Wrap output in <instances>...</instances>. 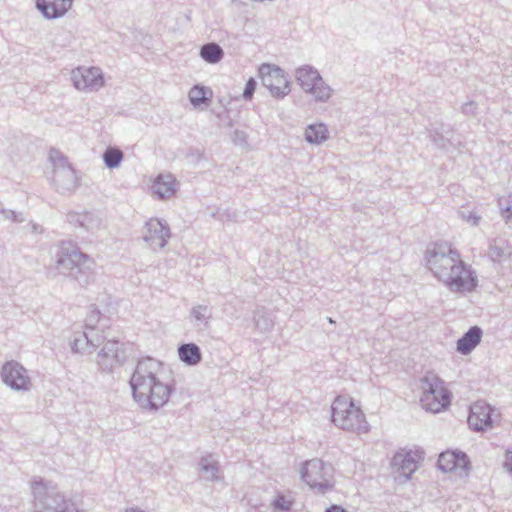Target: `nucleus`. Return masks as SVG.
Segmentation results:
<instances>
[{
    "instance_id": "obj_1",
    "label": "nucleus",
    "mask_w": 512,
    "mask_h": 512,
    "mask_svg": "<svg viewBox=\"0 0 512 512\" xmlns=\"http://www.w3.org/2000/svg\"><path fill=\"white\" fill-rule=\"evenodd\" d=\"M162 363L146 357L137 362L129 384L135 402L148 411H158L169 401L174 386L160 379Z\"/></svg>"
},
{
    "instance_id": "obj_2",
    "label": "nucleus",
    "mask_w": 512,
    "mask_h": 512,
    "mask_svg": "<svg viewBox=\"0 0 512 512\" xmlns=\"http://www.w3.org/2000/svg\"><path fill=\"white\" fill-rule=\"evenodd\" d=\"M53 262L58 274L73 278L81 286L88 284L94 260L73 242L61 241L56 246Z\"/></svg>"
},
{
    "instance_id": "obj_3",
    "label": "nucleus",
    "mask_w": 512,
    "mask_h": 512,
    "mask_svg": "<svg viewBox=\"0 0 512 512\" xmlns=\"http://www.w3.org/2000/svg\"><path fill=\"white\" fill-rule=\"evenodd\" d=\"M34 512H79L76 504L43 479L31 483Z\"/></svg>"
},
{
    "instance_id": "obj_4",
    "label": "nucleus",
    "mask_w": 512,
    "mask_h": 512,
    "mask_svg": "<svg viewBox=\"0 0 512 512\" xmlns=\"http://www.w3.org/2000/svg\"><path fill=\"white\" fill-rule=\"evenodd\" d=\"M331 417L333 423L343 430L357 433H367L369 431L365 414L360 407L354 404L352 399L344 396H338L333 401Z\"/></svg>"
},
{
    "instance_id": "obj_5",
    "label": "nucleus",
    "mask_w": 512,
    "mask_h": 512,
    "mask_svg": "<svg viewBox=\"0 0 512 512\" xmlns=\"http://www.w3.org/2000/svg\"><path fill=\"white\" fill-rule=\"evenodd\" d=\"M49 159L52 162L53 170L51 182L55 189L61 194H71L80 185L76 171L60 151L51 149Z\"/></svg>"
},
{
    "instance_id": "obj_6",
    "label": "nucleus",
    "mask_w": 512,
    "mask_h": 512,
    "mask_svg": "<svg viewBox=\"0 0 512 512\" xmlns=\"http://www.w3.org/2000/svg\"><path fill=\"white\" fill-rule=\"evenodd\" d=\"M448 278H438L452 292H472L478 285L476 272L465 263L461 254L447 267Z\"/></svg>"
},
{
    "instance_id": "obj_7",
    "label": "nucleus",
    "mask_w": 512,
    "mask_h": 512,
    "mask_svg": "<svg viewBox=\"0 0 512 512\" xmlns=\"http://www.w3.org/2000/svg\"><path fill=\"white\" fill-rule=\"evenodd\" d=\"M301 478L311 489L321 494L334 486L332 465L320 459L307 461L301 468Z\"/></svg>"
},
{
    "instance_id": "obj_8",
    "label": "nucleus",
    "mask_w": 512,
    "mask_h": 512,
    "mask_svg": "<svg viewBox=\"0 0 512 512\" xmlns=\"http://www.w3.org/2000/svg\"><path fill=\"white\" fill-rule=\"evenodd\" d=\"M460 253L447 242H437L426 250V264L433 275L438 278H448L447 267L452 264Z\"/></svg>"
},
{
    "instance_id": "obj_9",
    "label": "nucleus",
    "mask_w": 512,
    "mask_h": 512,
    "mask_svg": "<svg viewBox=\"0 0 512 512\" xmlns=\"http://www.w3.org/2000/svg\"><path fill=\"white\" fill-rule=\"evenodd\" d=\"M296 80L301 88L319 102H326L332 95V89L322 79L319 72L310 65H303L296 70Z\"/></svg>"
},
{
    "instance_id": "obj_10",
    "label": "nucleus",
    "mask_w": 512,
    "mask_h": 512,
    "mask_svg": "<svg viewBox=\"0 0 512 512\" xmlns=\"http://www.w3.org/2000/svg\"><path fill=\"white\" fill-rule=\"evenodd\" d=\"M259 77L263 86H265L275 98H283L291 91L290 82L284 70L276 65L262 64L259 67Z\"/></svg>"
},
{
    "instance_id": "obj_11",
    "label": "nucleus",
    "mask_w": 512,
    "mask_h": 512,
    "mask_svg": "<svg viewBox=\"0 0 512 512\" xmlns=\"http://www.w3.org/2000/svg\"><path fill=\"white\" fill-rule=\"evenodd\" d=\"M424 458V452L420 450L402 449L395 453L391 460V467L398 473L396 477L400 482H405L411 478L416 471L418 463Z\"/></svg>"
},
{
    "instance_id": "obj_12",
    "label": "nucleus",
    "mask_w": 512,
    "mask_h": 512,
    "mask_svg": "<svg viewBox=\"0 0 512 512\" xmlns=\"http://www.w3.org/2000/svg\"><path fill=\"white\" fill-rule=\"evenodd\" d=\"M73 86L79 91L95 92L104 86V76L98 67H78L71 72Z\"/></svg>"
},
{
    "instance_id": "obj_13",
    "label": "nucleus",
    "mask_w": 512,
    "mask_h": 512,
    "mask_svg": "<svg viewBox=\"0 0 512 512\" xmlns=\"http://www.w3.org/2000/svg\"><path fill=\"white\" fill-rule=\"evenodd\" d=\"M2 381L12 390L26 392L32 387L28 371L16 361L6 362L0 371Z\"/></svg>"
},
{
    "instance_id": "obj_14",
    "label": "nucleus",
    "mask_w": 512,
    "mask_h": 512,
    "mask_svg": "<svg viewBox=\"0 0 512 512\" xmlns=\"http://www.w3.org/2000/svg\"><path fill=\"white\" fill-rule=\"evenodd\" d=\"M125 352L116 340H108L97 352L95 362L102 372L110 373L125 362Z\"/></svg>"
},
{
    "instance_id": "obj_15",
    "label": "nucleus",
    "mask_w": 512,
    "mask_h": 512,
    "mask_svg": "<svg viewBox=\"0 0 512 512\" xmlns=\"http://www.w3.org/2000/svg\"><path fill=\"white\" fill-rule=\"evenodd\" d=\"M170 237V227L166 221L151 218L145 223L142 238L152 250L164 248Z\"/></svg>"
},
{
    "instance_id": "obj_16",
    "label": "nucleus",
    "mask_w": 512,
    "mask_h": 512,
    "mask_svg": "<svg viewBox=\"0 0 512 512\" xmlns=\"http://www.w3.org/2000/svg\"><path fill=\"white\" fill-rule=\"evenodd\" d=\"M492 407L484 402L477 401L470 406L468 425L474 431H486L492 427Z\"/></svg>"
},
{
    "instance_id": "obj_17",
    "label": "nucleus",
    "mask_w": 512,
    "mask_h": 512,
    "mask_svg": "<svg viewBox=\"0 0 512 512\" xmlns=\"http://www.w3.org/2000/svg\"><path fill=\"white\" fill-rule=\"evenodd\" d=\"M73 0H36V7L46 19H58L72 7Z\"/></svg>"
},
{
    "instance_id": "obj_18",
    "label": "nucleus",
    "mask_w": 512,
    "mask_h": 512,
    "mask_svg": "<svg viewBox=\"0 0 512 512\" xmlns=\"http://www.w3.org/2000/svg\"><path fill=\"white\" fill-rule=\"evenodd\" d=\"M444 384V381L435 373L433 372H427L425 376H423L420 379V388L422 390V396L420 398V402L422 406H432L431 402L435 405V402H433V398H431V394H433L434 391L441 392L442 391V385Z\"/></svg>"
},
{
    "instance_id": "obj_19",
    "label": "nucleus",
    "mask_w": 512,
    "mask_h": 512,
    "mask_svg": "<svg viewBox=\"0 0 512 512\" xmlns=\"http://www.w3.org/2000/svg\"><path fill=\"white\" fill-rule=\"evenodd\" d=\"M469 461L467 455L463 452L446 451L440 454L438 459V468L443 472H451L456 469H464Z\"/></svg>"
},
{
    "instance_id": "obj_20",
    "label": "nucleus",
    "mask_w": 512,
    "mask_h": 512,
    "mask_svg": "<svg viewBox=\"0 0 512 512\" xmlns=\"http://www.w3.org/2000/svg\"><path fill=\"white\" fill-rule=\"evenodd\" d=\"M151 189L159 199L170 198L176 192V179L172 174H160L155 178Z\"/></svg>"
},
{
    "instance_id": "obj_21",
    "label": "nucleus",
    "mask_w": 512,
    "mask_h": 512,
    "mask_svg": "<svg viewBox=\"0 0 512 512\" xmlns=\"http://www.w3.org/2000/svg\"><path fill=\"white\" fill-rule=\"evenodd\" d=\"M482 329L479 326L471 327L464 335L457 341V351L462 355L470 354L476 346L480 343L482 338Z\"/></svg>"
},
{
    "instance_id": "obj_22",
    "label": "nucleus",
    "mask_w": 512,
    "mask_h": 512,
    "mask_svg": "<svg viewBox=\"0 0 512 512\" xmlns=\"http://www.w3.org/2000/svg\"><path fill=\"white\" fill-rule=\"evenodd\" d=\"M489 258L495 263H502L512 256V247L505 239H494L488 248Z\"/></svg>"
},
{
    "instance_id": "obj_23",
    "label": "nucleus",
    "mask_w": 512,
    "mask_h": 512,
    "mask_svg": "<svg viewBox=\"0 0 512 512\" xmlns=\"http://www.w3.org/2000/svg\"><path fill=\"white\" fill-rule=\"evenodd\" d=\"M178 357L187 366H196L202 361L200 347L195 343H185L179 345Z\"/></svg>"
},
{
    "instance_id": "obj_24",
    "label": "nucleus",
    "mask_w": 512,
    "mask_h": 512,
    "mask_svg": "<svg viewBox=\"0 0 512 512\" xmlns=\"http://www.w3.org/2000/svg\"><path fill=\"white\" fill-rule=\"evenodd\" d=\"M189 318L194 328L204 330L212 318V309L207 305H195L190 310Z\"/></svg>"
},
{
    "instance_id": "obj_25",
    "label": "nucleus",
    "mask_w": 512,
    "mask_h": 512,
    "mask_svg": "<svg viewBox=\"0 0 512 512\" xmlns=\"http://www.w3.org/2000/svg\"><path fill=\"white\" fill-rule=\"evenodd\" d=\"M188 97L193 107L206 108L210 105L212 90L206 86L197 84L190 89Z\"/></svg>"
},
{
    "instance_id": "obj_26",
    "label": "nucleus",
    "mask_w": 512,
    "mask_h": 512,
    "mask_svg": "<svg viewBox=\"0 0 512 512\" xmlns=\"http://www.w3.org/2000/svg\"><path fill=\"white\" fill-rule=\"evenodd\" d=\"M199 468L203 473V477L211 482L220 481L222 476L220 475V465L212 455L203 456L199 460Z\"/></svg>"
},
{
    "instance_id": "obj_27",
    "label": "nucleus",
    "mask_w": 512,
    "mask_h": 512,
    "mask_svg": "<svg viewBox=\"0 0 512 512\" xmlns=\"http://www.w3.org/2000/svg\"><path fill=\"white\" fill-rule=\"evenodd\" d=\"M304 137L308 143L320 145L329 138V131L324 123L310 124L305 129Z\"/></svg>"
},
{
    "instance_id": "obj_28",
    "label": "nucleus",
    "mask_w": 512,
    "mask_h": 512,
    "mask_svg": "<svg viewBox=\"0 0 512 512\" xmlns=\"http://www.w3.org/2000/svg\"><path fill=\"white\" fill-rule=\"evenodd\" d=\"M199 55L206 63L217 64L223 59L224 51L219 44L209 42L201 46Z\"/></svg>"
},
{
    "instance_id": "obj_29",
    "label": "nucleus",
    "mask_w": 512,
    "mask_h": 512,
    "mask_svg": "<svg viewBox=\"0 0 512 512\" xmlns=\"http://www.w3.org/2000/svg\"><path fill=\"white\" fill-rule=\"evenodd\" d=\"M431 398H433V402H435V405L431 402L432 406H422L425 410L433 412V413H439L442 410L446 409L451 402V393L450 391L445 387V383L442 385V391L438 392L434 391L433 394H431Z\"/></svg>"
},
{
    "instance_id": "obj_30",
    "label": "nucleus",
    "mask_w": 512,
    "mask_h": 512,
    "mask_svg": "<svg viewBox=\"0 0 512 512\" xmlns=\"http://www.w3.org/2000/svg\"><path fill=\"white\" fill-rule=\"evenodd\" d=\"M123 157L122 150L117 147H108L103 153V161L109 169L119 167Z\"/></svg>"
},
{
    "instance_id": "obj_31",
    "label": "nucleus",
    "mask_w": 512,
    "mask_h": 512,
    "mask_svg": "<svg viewBox=\"0 0 512 512\" xmlns=\"http://www.w3.org/2000/svg\"><path fill=\"white\" fill-rule=\"evenodd\" d=\"M51 37L52 46L61 48L68 46L72 38L70 32L62 28H58L51 32Z\"/></svg>"
},
{
    "instance_id": "obj_32",
    "label": "nucleus",
    "mask_w": 512,
    "mask_h": 512,
    "mask_svg": "<svg viewBox=\"0 0 512 512\" xmlns=\"http://www.w3.org/2000/svg\"><path fill=\"white\" fill-rule=\"evenodd\" d=\"M101 224V220L99 217H97L95 214L90 212H83L82 213V220H81V227L87 232H95L99 229Z\"/></svg>"
},
{
    "instance_id": "obj_33",
    "label": "nucleus",
    "mask_w": 512,
    "mask_h": 512,
    "mask_svg": "<svg viewBox=\"0 0 512 512\" xmlns=\"http://www.w3.org/2000/svg\"><path fill=\"white\" fill-rule=\"evenodd\" d=\"M255 327L261 332L266 333L272 330L274 322L267 314L257 311L254 315Z\"/></svg>"
},
{
    "instance_id": "obj_34",
    "label": "nucleus",
    "mask_w": 512,
    "mask_h": 512,
    "mask_svg": "<svg viewBox=\"0 0 512 512\" xmlns=\"http://www.w3.org/2000/svg\"><path fill=\"white\" fill-rule=\"evenodd\" d=\"M498 206L505 222L512 227V195H509L507 199L503 197L499 198Z\"/></svg>"
},
{
    "instance_id": "obj_35",
    "label": "nucleus",
    "mask_w": 512,
    "mask_h": 512,
    "mask_svg": "<svg viewBox=\"0 0 512 512\" xmlns=\"http://www.w3.org/2000/svg\"><path fill=\"white\" fill-rule=\"evenodd\" d=\"M89 341L90 340L88 336H86V332H83L81 335L74 338L71 348L74 352L90 354L92 353V349L90 347Z\"/></svg>"
},
{
    "instance_id": "obj_36",
    "label": "nucleus",
    "mask_w": 512,
    "mask_h": 512,
    "mask_svg": "<svg viewBox=\"0 0 512 512\" xmlns=\"http://www.w3.org/2000/svg\"><path fill=\"white\" fill-rule=\"evenodd\" d=\"M430 139L438 149H446L450 144V139L445 137L437 129L430 130Z\"/></svg>"
},
{
    "instance_id": "obj_37",
    "label": "nucleus",
    "mask_w": 512,
    "mask_h": 512,
    "mask_svg": "<svg viewBox=\"0 0 512 512\" xmlns=\"http://www.w3.org/2000/svg\"><path fill=\"white\" fill-rule=\"evenodd\" d=\"M86 332V336H88L89 340V344H90V347L91 349H95L101 345H104V336L99 334L95 329L94 330H87L85 331Z\"/></svg>"
},
{
    "instance_id": "obj_38",
    "label": "nucleus",
    "mask_w": 512,
    "mask_h": 512,
    "mask_svg": "<svg viewBox=\"0 0 512 512\" xmlns=\"http://www.w3.org/2000/svg\"><path fill=\"white\" fill-rule=\"evenodd\" d=\"M0 213L3 215L4 219L11 220L15 223H22L25 221V217L21 212H16L0 207Z\"/></svg>"
},
{
    "instance_id": "obj_39",
    "label": "nucleus",
    "mask_w": 512,
    "mask_h": 512,
    "mask_svg": "<svg viewBox=\"0 0 512 512\" xmlns=\"http://www.w3.org/2000/svg\"><path fill=\"white\" fill-rule=\"evenodd\" d=\"M459 216L466 222L470 223L472 226H478L479 225V222H480V219L481 217L479 215H477L475 212L473 211H469V210H460L459 211Z\"/></svg>"
},
{
    "instance_id": "obj_40",
    "label": "nucleus",
    "mask_w": 512,
    "mask_h": 512,
    "mask_svg": "<svg viewBox=\"0 0 512 512\" xmlns=\"http://www.w3.org/2000/svg\"><path fill=\"white\" fill-rule=\"evenodd\" d=\"M100 312L93 308L85 319V327L87 330H94L96 324L99 322Z\"/></svg>"
},
{
    "instance_id": "obj_41",
    "label": "nucleus",
    "mask_w": 512,
    "mask_h": 512,
    "mask_svg": "<svg viewBox=\"0 0 512 512\" xmlns=\"http://www.w3.org/2000/svg\"><path fill=\"white\" fill-rule=\"evenodd\" d=\"M275 509L281 511H288L292 506V502L288 500L284 495H278L272 502Z\"/></svg>"
},
{
    "instance_id": "obj_42",
    "label": "nucleus",
    "mask_w": 512,
    "mask_h": 512,
    "mask_svg": "<svg viewBox=\"0 0 512 512\" xmlns=\"http://www.w3.org/2000/svg\"><path fill=\"white\" fill-rule=\"evenodd\" d=\"M257 83L254 78H250L245 85L244 91H243V98L245 100H250L253 97V94L255 92Z\"/></svg>"
},
{
    "instance_id": "obj_43",
    "label": "nucleus",
    "mask_w": 512,
    "mask_h": 512,
    "mask_svg": "<svg viewBox=\"0 0 512 512\" xmlns=\"http://www.w3.org/2000/svg\"><path fill=\"white\" fill-rule=\"evenodd\" d=\"M232 140L236 145L245 146L247 145V134L244 131L235 130Z\"/></svg>"
},
{
    "instance_id": "obj_44",
    "label": "nucleus",
    "mask_w": 512,
    "mask_h": 512,
    "mask_svg": "<svg viewBox=\"0 0 512 512\" xmlns=\"http://www.w3.org/2000/svg\"><path fill=\"white\" fill-rule=\"evenodd\" d=\"M81 220H82V213L77 212H69L67 214V221L75 226V227H81Z\"/></svg>"
},
{
    "instance_id": "obj_45",
    "label": "nucleus",
    "mask_w": 512,
    "mask_h": 512,
    "mask_svg": "<svg viewBox=\"0 0 512 512\" xmlns=\"http://www.w3.org/2000/svg\"><path fill=\"white\" fill-rule=\"evenodd\" d=\"M476 110V103L471 101L467 102L462 106V112L465 115H474Z\"/></svg>"
},
{
    "instance_id": "obj_46",
    "label": "nucleus",
    "mask_w": 512,
    "mask_h": 512,
    "mask_svg": "<svg viewBox=\"0 0 512 512\" xmlns=\"http://www.w3.org/2000/svg\"><path fill=\"white\" fill-rule=\"evenodd\" d=\"M504 467L507 469V471L512 476V447L510 449H507V451H506V459L504 462Z\"/></svg>"
},
{
    "instance_id": "obj_47",
    "label": "nucleus",
    "mask_w": 512,
    "mask_h": 512,
    "mask_svg": "<svg viewBox=\"0 0 512 512\" xmlns=\"http://www.w3.org/2000/svg\"><path fill=\"white\" fill-rule=\"evenodd\" d=\"M30 227H31V233L36 234V235L42 234L44 231V228L37 223H31Z\"/></svg>"
},
{
    "instance_id": "obj_48",
    "label": "nucleus",
    "mask_w": 512,
    "mask_h": 512,
    "mask_svg": "<svg viewBox=\"0 0 512 512\" xmlns=\"http://www.w3.org/2000/svg\"><path fill=\"white\" fill-rule=\"evenodd\" d=\"M325 512H347V511L339 505H331L329 508L326 509Z\"/></svg>"
},
{
    "instance_id": "obj_49",
    "label": "nucleus",
    "mask_w": 512,
    "mask_h": 512,
    "mask_svg": "<svg viewBox=\"0 0 512 512\" xmlns=\"http://www.w3.org/2000/svg\"><path fill=\"white\" fill-rule=\"evenodd\" d=\"M126 512H144V511L136 509V508H130V509H127Z\"/></svg>"
},
{
    "instance_id": "obj_50",
    "label": "nucleus",
    "mask_w": 512,
    "mask_h": 512,
    "mask_svg": "<svg viewBox=\"0 0 512 512\" xmlns=\"http://www.w3.org/2000/svg\"><path fill=\"white\" fill-rule=\"evenodd\" d=\"M330 323H334V321L331 318H328Z\"/></svg>"
}]
</instances>
